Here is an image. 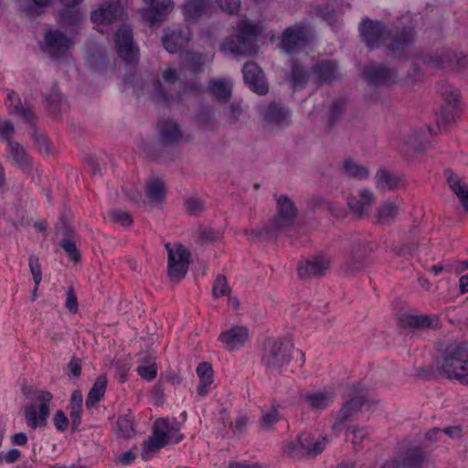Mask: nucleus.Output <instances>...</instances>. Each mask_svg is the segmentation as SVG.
<instances>
[{
  "label": "nucleus",
  "instance_id": "16",
  "mask_svg": "<svg viewBox=\"0 0 468 468\" xmlns=\"http://www.w3.org/2000/svg\"><path fill=\"white\" fill-rule=\"evenodd\" d=\"M173 426L169 425L167 420L165 419H159L154 424V431L153 435L144 443V451L148 452H154L167 444L165 437Z\"/></svg>",
  "mask_w": 468,
  "mask_h": 468
},
{
  "label": "nucleus",
  "instance_id": "35",
  "mask_svg": "<svg viewBox=\"0 0 468 468\" xmlns=\"http://www.w3.org/2000/svg\"><path fill=\"white\" fill-rule=\"evenodd\" d=\"M161 137L165 143L177 142L182 133L178 125L173 121H166L160 126Z\"/></svg>",
  "mask_w": 468,
  "mask_h": 468
},
{
  "label": "nucleus",
  "instance_id": "21",
  "mask_svg": "<svg viewBox=\"0 0 468 468\" xmlns=\"http://www.w3.org/2000/svg\"><path fill=\"white\" fill-rule=\"evenodd\" d=\"M400 201L399 199H388L381 203L376 209L375 217L380 224H387L393 221L400 208Z\"/></svg>",
  "mask_w": 468,
  "mask_h": 468
},
{
  "label": "nucleus",
  "instance_id": "46",
  "mask_svg": "<svg viewBox=\"0 0 468 468\" xmlns=\"http://www.w3.org/2000/svg\"><path fill=\"white\" fill-rule=\"evenodd\" d=\"M60 246L73 262L77 263L80 261V253L73 240L70 239H64L61 240Z\"/></svg>",
  "mask_w": 468,
  "mask_h": 468
},
{
  "label": "nucleus",
  "instance_id": "48",
  "mask_svg": "<svg viewBox=\"0 0 468 468\" xmlns=\"http://www.w3.org/2000/svg\"><path fill=\"white\" fill-rule=\"evenodd\" d=\"M28 263L36 285L35 289L37 290L42 279V271L38 261V258L35 255H31L28 259Z\"/></svg>",
  "mask_w": 468,
  "mask_h": 468
},
{
  "label": "nucleus",
  "instance_id": "38",
  "mask_svg": "<svg viewBox=\"0 0 468 468\" xmlns=\"http://www.w3.org/2000/svg\"><path fill=\"white\" fill-rule=\"evenodd\" d=\"M174 4L170 0H164L157 5L155 8H151L145 13V19L149 21L151 25L155 24L160 19V16L163 14L169 13L173 10Z\"/></svg>",
  "mask_w": 468,
  "mask_h": 468
},
{
  "label": "nucleus",
  "instance_id": "3",
  "mask_svg": "<svg viewBox=\"0 0 468 468\" xmlns=\"http://www.w3.org/2000/svg\"><path fill=\"white\" fill-rule=\"evenodd\" d=\"M25 395L32 403L24 407L23 414L27 424L35 430L37 427H45L48 417L50 413L49 404L53 399V395L47 390H35L33 392H25Z\"/></svg>",
  "mask_w": 468,
  "mask_h": 468
},
{
  "label": "nucleus",
  "instance_id": "1",
  "mask_svg": "<svg viewBox=\"0 0 468 468\" xmlns=\"http://www.w3.org/2000/svg\"><path fill=\"white\" fill-rule=\"evenodd\" d=\"M263 361L270 369L288 374L303 367L305 354L289 340H272L265 346Z\"/></svg>",
  "mask_w": 468,
  "mask_h": 468
},
{
  "label": "nucleus",
  "instance_id": "63",
  "mask_svg": "<svg viewBox=\"0 0 468 468\" xmlns=\"http://www.w3.org/2000/svg\"><path fill=\"white\" fill-rule=\"evenodd\" d=\"M305 79V74L299 67L292 68V80L293 84H299Z\"/></svg>",
  "mask_w": 468,
  "mask_h": 468
},
{
  "label": "nucleus",
  "instance_id": "6",
  "mask_svg": "<svg viewBox=\"0 0 468 468\" xmlns=\"http://www.w3.org/2000/svg\"><path fill=\"white\" fill-rule=\"evenodd\" d=\"M327 443L326 437L315 436L311 432L301 433L297 440L287 445L285 452L292 459L320 454Z\"/></svg>",
  "mask_w": 468,
  "mask_h": 468
},
{
  "label": "nucleus",
  "instance_id": "33",
  "mask_svg": "<svg viewBox=\"0 0 468 468\" xmlns=\"http://www.w3.org/2000/svg\"><path fill=\"white\" fill-rule=\"evenodd\" d=\"M361 406L362 400L358 398L352 399L347 401L339 410L337 415V421L333 425V429H335L338 425L346 421L361 408Z\"/></svg>",
  "mask_w": 468,
  "mask_h": 468
},
{
  "label": "nucleus",
  "instance_id": "62",
  "mask_svg": "<svg viewBox=\"0 0 468 468\" xmlns=\"http://www.w3.org/2000/svg\"><path fill=\"white\" fill-rule=\"evenodd\" d=\"M466 270H468V261H463L457 262L453 265H449L446 267L447 271H453L456 273H461Z\"/></svg>",
  "mask_w": 468,
  "mask_h": 468
},
{
  "label": "nucleus",
  "instance_id": "29",
  "mask_svg": "<svg viewBox=\"0 0 468 468\" xmlns=\"http://www.w3.org/2000/svg\"><path fill=\"white\" fill-rule=\"evenodd\" d=\"M208 89L212 96L218 101H228L231 94L232 83L229 80H213Z\"/></svg>",
  "mask_w": 468,
  "mask_h": 468
},
{
  "label": "nucleus",
  "instance_id": "17",
  "mask_svg": "<svg viewBox=\"0 0 468 468\" xmlns=\"http://www.w3.org/2000/svg\"><path fill=\"white\" fill-rule=\"evenodd\" d=\"M399 325L409 329H434L441 326L436 315H404L399 319Z\"/></svg>",
  "mask_w": 468,
  "mask_h": 468
},
{
  "label": "nucleus",
  "instance_id": "8",
  "mask_svg": "<svg viewBox=\"0 0 468 468\" xmlns=\"http://www.w3.org/2000/svg\"><path fill=\"white\" fill-rule=\"evenodd\" d=\"M375 203V194L367 188H363L347 197V207L356 218H367Z\"/></svg>",
  "mask_w": 468,
  "mask_h": 468
},
{
  "label": "nucleus",
  "instance_id": "15",
  "mask_svg": "<svg viewBox=\"0 0 468 468\" xmlns=\"http://www.w3.org/2000/svg\"><path fill=\"white\" fill-rule=\"evenodd\" d=\"M243 76L245 82L250 88L260 95L266 94L268 84L265 81L262 70L253 62L245 64L243 68Z\"/></svg>",
  "mask_w": 468,
  "mask_h": 468
},
{
  "label": "nucleus",
  "instance_id": "41",
  "mask_svg": "<svg viewBox=\"0 0 468 468\" xmlns=\"http://www.w3.org/2000/svg\"><path fill=\"white\" fill-rule=\"evenodd\" d=\"M116 432L123 438H130L134 433L133 420L130 416H121L117 420Z\"/></svg>",
  "mask_w": 468,
  "mask_h": 468
},
{
  "label": "nucleus",
  "instance_id": "57",
  "mask_svg": "<svg viewBox=\"0 0 468 468\" xmlns=\"http://www.w3.org/2000/svg\"><path fill=\"white\" fill-rule=\"evenodd\" d=\"M53 421H54L55 427L58 431H63L68 429L69 420L62 410H57L55 412L54 417H53Z\"/></svg>",
  "mask_w": 468,
  "mask_h": 468
},
{
  "label": "nucleus",
  "instance_id": "51",
  "mask_svg": "<svg viewBox=\"0 0 468 468\" xmlns=\"http://www.w3.org/2000/svg\"><path fill=\"white\" fill-rule=\"evenodd\" d=\"M138 374L144 379L153 380L157 375V367L155 363L146 366H140L137 368Z\"/></svg>",
  "mask_w": 468,
  "mask_h": 468
},
{
  "label": "nucleus",
  "instance_id": "19",
  "mask_svg": "<svg viewBox=\"0 0 468 468\" xmlns=\"http://www.w3.org/2000/svg\"><path fill=\"white\" fill-rule=\"evenodd\" d=\"M360 31L367 45L371 48L378 47L384 36L383 26L378 22L370 20L362 23Z\"/></svg>",
  "mask_w": 468,
  "mask_h": 468
},
{
  "label": "nucleus",
  "instance_id": "12",
  "mask_svg": "<svg viewBox=\"0 0 468 468\" xmlns=\"http://www.w3.org/2000/svg\"><path fill=\"white\" fill-rule=\"evenodd\" d=\"M308 40L307 30L304 27L295 26L287 28L282 37V48L287 53H292L303 47Z\"/></svg>",
  "mask_w": 468,
  "mask_h": 468
},
{
  "label": "nucleus",
  "instance_id": "25",
  "mask_svg": "<svg viewBox=\"0 0 468 468\" xmlns=\"http://www.w3.org/2000/svg\"><path fill=\"white\" fill-rule=\"evenodd\" d=\"M279 410L280 404L277 402H272L261 410L260 423L262 429L270 430L281 420L282 414Z\"/></svg>",
  "mask_w": 468,
  "mask_h": 468
},
{
  "label": "nucleus",
  "instance_id": "27",
  "mask_svg": "<svg viewBox=\"0 0 468 468\" xmlns=\"http://www.w3.org/2000/svg\"><path fill=\"white\" fill-rule=\"evenodd\" d=\"M107 383L105 375H101L96 378L86 398L87 408L94 407L103 398Z\"/></svg>",
  "mask_w": 468,
  "mask_h": 468
},
{
  "label": "nucleus",
  "instance_id": "5",
  "mask_svg": "<svg viewBox=\"0 0 468 468\" xmlns=\"http://www.w3.org/2000/svg\"><path fill=\"white\" fill-rule=\"evenodd\" d=\"M167 276L173 282H179L185 278L190 264V252L181 243H166Z\"/></svg>",
  "mask_w": 468,
  "mask_h": 468
},
{
  "label": "nucleus",
  "instance_id": "32",
  "mask_svg": "<svg viewBox=\"0 0 468 468\" xmlns=\"http://www.w3.org/2000/svg\"><path fill=\"white\" fill-rule=\"evenodd\" d=\"M82 395L80 390H75L71 394L69 404V415L72 420V428L75 430L81 420Z\"/></svg>",
  "mask_w": 468,
  "mask_h": 468
},
{
  "label": "nucleus",
  "instance_id": "20",
  "mask_svg": "<svg viewBox=\"0 0 468 468\" xmlns=\"http://www.w3.org/2000/svg\"><path fill=\"white\" fill-rule=\"evenodd\" d=\"M7 148L12 163L21 168L24 172L30 173L33 167L32 158L27 153L25 148L18 142L9 143Z\"/></svg>",
  "mask_w": 468,
  "mask_h": 468
},
{
  "label": "nucleus",
  "instance_id": "10",
  "mask_svg": "<svg viewBox=\"0 0 468 468\" xmlns=\"http://www.w3.org/2000/svg\"><path fill=\"white\" fill-rule=\"evenodd\" d=\"M115 46L119 56L127 63L138 60V49L133 45L132 30L129 27H122L115 34Z\"/></svg>",
  "mask_w": 468,
  "mask_h": 468
},
{
  "label": "nucleus",
  "instance_id": "39",
  "mask_svg": "<svg viewBox=\"0 0 468 468\" xmlns=\"http://www.w3.org/2000/svg\"><path fill=\"white\" fill-rule=\"evenodd\" d=\"M344 171L347 176L356 179H365L369 174L367 167L362 166L352 160H346L344 162Z\"/></svg>",
  "mask_w": 468,
  "mask_h": 468
},
{
  "label": "nucleus",
  "instance_id": "54",
  "mask_svg": "<svg viewBox=\"0 0 468 468\" xmlns=\"http://www.w3.org/2000/svg\"><path fill=\"white\" fill-rule=\"evenodd\" d=\"M110 217L112 220L120 223L122 226H130L133 222L132 217L127 212L121 210H114L111 212Z\"/></svg>",
  "mask_w": 468,
  "mask_h": 468
},
{
  "label": "nucleus",
  "instance_id": "49",
  "mask_svg": "<svg viewBox=\"0 0 468 468\" xmlns=\"http://www.w3.org/2000/svg\"><path fill=\"white\" fill-rule=\"evenodd\" d=\"M230 288L227 279L224 276H218L213 286V294L215 297H220L229 294Z\"/></svg>",
  "mask_w": 468,
  "mask_h": 468
},
{
  "label": "nucleus",
  "instance_id": "22",
  "mask_svg": "<svg viewBox=\"0 0 468 468\" xmlns=\"http://www.w3.org/2000/svg\"><path fill=\"white\" fill-rule=\"evenodd\" d=\"M335 399L331 390H319L309 392L304 396V401L314 410H324L327 408Z\"/></svg>",
  "mask_w": 468,
  "mask_h": 468
},
{
  "label": "nucleus",
  "instance_id": "11",
  "mask_svg": "<svg viewBox=\"0 0 468 468\" xmlns=\"http://www.w3.org/2000/svg\"><path fill=\"white\" fill-rule=\"evenodd\" d=\"M331 266V260L325 255L314 256L302 261L298 265V274L301 279H310L324 275Z\"/></svg>",
  "mask_w": 468,
  "mask_h": 468
},
{
  "label": "nucleus",
  "instance_id": "30",
  "mask_svg": "<svg viewBox=\"0 0 468 468\" xmlns=\"http://www.w3.org/2000/svg\"><path fill=\"white\" fill-rule=\"evenodd\" d=\"M366 77L374 85H389L395 82L394 75L388 69L380 67L367 69Z\"/></svg>",
  "mask_w": 468,
  "mask_h": 468
},
{
  "label": "nucleus",
  "instance_id": "13",
  "mask_svg": "<svg viewBox=\"0 0 468 468\" xmlns=\"http://www.w3.org/2000/svg\"><path fill=\"white\" fill-rule=\"evenodd\" d=\"M123 8L119 1L104 2L91 13L90 19L94 24L107 25L112 23L122 15Z\"/></svg>",
  "mask_w": 468,
  "mask_h": 468
},
{
  "label": "nucleus",
  "instance_id": "64",
  "mask_svg": "<svg viewBox=\"0 0 468 468\" xmlns=\"http://www.w3.org/2000/svg\"><path fill=\"white\" fill-rule=\"evenodd\" d=\"M163 79L167 83H173L177 80V74L173 69L167 68L163 72Z\"/></svg>",
  "mask_w": 468,
  "mask_h": 468
},
{
  "label": "nucleus",
  "instance_id": "36",
  "mask_svg": "<svg viewBox=\"0 0 468 468\" xmlns=\"http://www.w3.org/2000/svg\"><path fill=\"white\" fill-rule=\"evenodd\" d=\"M459 117V109L454 105L442 106L440 115L437 119V123L440 127L446 129L454 123Z\"/></svg>",
  "mask_w": 468,
  "mask_h": 468
},
{
  "label": "nucleus",
  "instance_id": "60",
  "mask_svg": "<svg viewBox=\"0 0 468 468\" xmlns=\"http://www.w3.org/2000/svg\"><path fill=\"white\" fill-rule=\"evenodd\" d=\"M241 113V107L239 104H232L229 108V113L227 115L228 121L230 123H235L239 120V116Z\"/></svg>",
  "mask_w": 468,
  "mask_h": 468
},
{
  "label": "nucleus",
  "instance_id": "2",
  "mask_svg": "<svg viewBox=\"0 0 468 468\" xmlns=\"http://www.w3.org/2000/svg\"><path fill=\"white\" fill-rule=\"evenodd\" d=\"M440 371L447 378L468 386V357L462 346L452 344L446 348Z\"/></svg>",
  "mask_w": 468,
  "mask_h": 468
},
{
  "label": "nucleus",
  "instance_id": "58",
  "mask_svg": "<svg viewBox=\"0 0 468 468\" xmlns=\"http://www.w3.org/2000/svg\"><path fill=\"white\" fill-rule=\"evenodd\" d=\"M219 7L227 13H234L240 7L239 0H217Z\"/></svg>",
  "mask_w": 468,
  "mask_h": 468
},
{
  "label": "nucleus",
  "instance_id": "31",
  "mask_svg": "<svg viewBox=\"0 0 468 468\" xmlns=\"http://www.w3.org/2000/svg\"><path fill=\"white\" fill-rule=\"evenodd\" d=\"M450 188L458 197L464 210L468 213V186L463 184L461 179L453 175L447 178Z\"/></svg>",
  "mask_w": 468,
  "mask_h": 468
},
{
  "label": "nucleus",
  "instance_id": "34",
  "mask_svg": "<svg viewBox=\"0 0 468 468\" xmlns=\"http://www.w3.org/2000/svg\"><path fill=\"white\" fill-rule=\"evenodd\" d=\"M377 186L383 191L391 190L399 186L400 180L395 175L380 170L377 174Z\"/></svg>",
  "mask_w": 468,
  "mask_h": 468
},
{
  "label": "nucleus",
  "instance_id": "37",
  "mask_svg": "<svg viewBox=\"0 0 468 468\" xmlns=\"http://www.w3.org/2000/svg\"><path fill=\"white\" fill-rule=\"evenodd\" d=\"M146 196L153 202H160L165 197L164 183L159 179H152L146 186Z\"/></svg>",
  "mask_w": 468,
  "mask_h": 468
},
{
  "label": "nucleus",
  "instance_id": "52",
  "mask_svg": "<svg viewBox=\"0 0 468 468\" xmlns=\"http://www.w3.org/2000/svg\"><path fill=\"white\" fill-rule=\"evenodd\" d=\"M184 59L187 67L194 73L197 72L203 65V62H201V56L199 54L187 53Z\"/></svg>",
  "mask_w": 468,
  "mask_h": 468
},
{
  "label": "nucleus",
  "instance_id": "53",
  "mask_svg": "<svg viewBox=\"0 0 468 468\" xmlns=\"http://www.w3.org/2000/svg\"><path fill=\"white\" fill-rule=\"evenodd\" d=\"M442 97L444 98L445 104L443 106L454 105L455 108H458L459 105V92L457 90L453 89H446L442 92Z\"/></svg>",
  "mask_w": 468,
  "mask_h": 468
},
{
  "label": "nucleus",
  "instance_id": "7",
  "mask_svg": "<svg viewBox=\"0 0 468 468\" xmlns=\"http://www.w3.org/2000/svg\"><path fill=\"white\" fill-rule=\"evenodd\" d=\"M296 208L292 200L285 196L277 198V215L270 222L268 231L276 234L282 231L294 221Z\"/></svg>",
  "mask_w": 468,
  "mask_h": 468
},
{
  "label": "nucleus",
  "instance_id": "47",
  "mask_svg": "<svg viewBox=\"0 0 468 468\" xmlns=\"http://www.w3.org/2000/svg\"><path fill=\"white\" fill-rule=\"evenodd\" d=\"M423 462V454L419 449H413L407 452L403 460V464L406 467H418Z\"/></svg>",
  "mask_w": 468,
  "mask_h": 468
},
{
  "label": "nucleus",
  "instance_id": "43",
  "mask_svg": "<svg viewBox=\"0 0 468 468\" xmlns=\"http://www.w3.org/2000/svg\"><path fill=\"white\" fill-rule=\"evenodd\" d=\"M336 67L332 61H325L317 66L316 73L321 82L332 80L335 75Z\"/></svg>",
  "mask_w": 468,
  "mask_h": 468
},
{
  "label": "nucleus",
  "instance_id": "26",
  "mask_svg": "<svg viewBox=\"0 0 468 468\" xmlns=\"http://www.w3.org/2000/svg\"><path fill=\"white\" fill-rule=\"evenodd\" d=\"M366 265V252L361 248L354 249L343 264V271L346 273H355L361 271Z\"/></svg>",
  "mask_w": 468,
  "mask_h": 468
},
{
  "label": "nucleus",
  "instance_id": "4",
  "mask_svg": "<svg viewBox=\"0 0 468 468\" xmlns=\"http://www.w3.org/2000/svg\"><path fill=\"white\" fill-rule=\"evenodd\" d=\"M261 31L262 28L260 25L242 20L237 27L236 41L223 43L220 49L232 54H250L254 52L252 38L260 35Z\"/></svg>",
  "mask_w": 468,
  "mask_h": 468
},
{
  "label": "nucleus",
  "instance_id": "40",
  "mask_svg": "<svg viewBox=\"0 0 468 468\" xmlns=\"http://www.w3.org/2000/svg\"><path fill=\"white\" fill-rule=\"evenodd\" d=\"M207 13V2L205 0L191 1L185 5V15L191 19H197Z\"/></svg>",
  "mask_w": 468,
  "mask_h": 468
},
{
  "label": "nucleus",
  "instance_id": "61",
  "mask_svg": "<svg viewBox=\"0 0 468 468\" xmlns=\"http://www.w3.org/2000/svg\"><path fill=\"white\" fill-rule=\"evenodd\" d=\"M165 439L167 440V443H177L183 440V435L178 432L176 428L173 427L170 432L167 433Z\"/></svg>",
  "mask_w": 468,
  "mask_h": 468
},
{
  "label": "nucleus",
  "instance_id": "18",
  "mask_svg": "<svg viewBox=\"0 0 468 468\" xmlns=\"http://www.w3.org/2000/svg\"><path fill=\"white\" fill-rule=\"evenodd\" d=\"M191 38L188 28H175L163 37L164 47L170 53L178 52Z\"/></svg>",
  "mask_w": 468,
  "mask_h": 468
},
{
  "label": "nucleus",
  "instance_id": "23",
  "mask_svg": "<svg viewBox=\"0 0 468 468\" xmlns=\"http://www.w3.org/2000/svg\"><path fill=\"white\" fill-rule=\"evenodd\" d=\"M5 105L10 113L21 117L24 121L30 122L34 120V113L31 109L22 105L18 95L15 91L8 92Z\"/></svg>",
  "mask_w": 468,
  "mask_h": 468
},
{
  "label": "nucleus",
  "instance_id": "56",
  "mask_svg": "<svg viewBox=\"0 0 468 468\" xmlns=\"http://www.w3.org/2000/svg\"><path fill=\"white\" fill-rule=\"evenodd\" d=\"M21 452L17 449H11L0 452V463H13L20 458Z\"/></svg>",
  "mask_w": 468,
  "mask_h": 468
},
{
  "label": "nucleus",
  "instance_id": "14",
  "mask_svg": "<svg viewBox=\"0 0 468 468\" xmlns=\"http://www.w3.org/2000/svg\"><path fill=\"white\" fill-rule=\"evenodd\" d=\"M44 38L48 51L54 57L64 54L74 46V40L58 29L47 31Z\"/></svg>",
  "mask_w": 468,
  "mask_h": 468
},
{
  "label": "nucleus",
  "instance_id": "50",
  "mask_svg": "<svg viewBox=\"0 0 468 468\" xmlns=\"http://www.w3.org/2000/svg\"><path fill=\"white\" fill-rule=\"evenodd\" d=\"M186 209L188 213L197 215L204 210L205 205L202 199L190 197L186 201Z\"/></svg>",
  "mask_w": 468,
  "mask_h": 468
},
{
  "label": "nucleus",
  "instance_id": "55",
  "mask_svg": "<svg viewBox=\"0 0 468 468\" xmlns=\"http://www.w3.org/2000/svg\"><path fill=\"white\" fill-rule=\"evenodd\" d=\"M353 438L351 441L355 449L361 448L364 440L367 439V431L364 428H356L352 431Z\"/></svg>",
  "mask_w": 468,
  "mask_h": 468
},
{
  "label": "nucleus",
  "instance_id": "44",
  "mask_svg": "<svg viewBox=\"0 0 468 468\" xmlns=\"http://www.w3.org/2000/svg\"><path fill=\"white\" fill-rule=\"evenodd\" d=\"M34 147L42 154L50 155L53 154V147L49 139L43 133L36 132L33 134Z\"/></svg>",
  "mask_w": 468,
  "mask_h": 468
},
{
  "label": "nucleus",
  "instance_id": "45",
  "mask_svg": "<svg viewBox=\"0 0 468 468\" xmlns=\"http://www.w3.org/2000/svg\"><path fill=\"white\" fill-rule=\"evenodd\" d=\"M15 133V126L14 123L5 118H0V140L6 143V145H9V143H15L16 141L12 140V136Z\"/></svg>",
  "mask_w": 468,
  "mask_h": 468
},
{
  "label": "nucleus",
  "instance_id": "59",
  "mask_svg": "<svg viewBox=\"0 0 468 468\" xmlns=\"http://www.w3.org/2000/svg\"><path fill=\"white\" fill-rule=\"evenodd\" d=\"M66 296V307L70 313L76 314L78 312V300L73 288L68 289Z\"/></svg>",
  "mask_w": 468,
  "mask_h": 468
},
{
  "label": "nucleus",
  "instance_id": "9",
  "mask_svg": "<svg viewBox=\"0 0 468 468\" xmlns=\"http://www.w3.org/2000/svg\"><path fill=\"white\" fill-rule=\"evenodd\" d=\"M249 339V328L241 324H233L223 330L218 335V341L228 351H234L241 348Z\"/></svg>",
  "mask_w": 468,
  "mask_h": 468
},
{
  "label": "nucleus",
  "instance_id": "28",
  "mask_svg": "<svg viewBox=\"0 0 468 468\" xmlns=\"http://www.w3.org/2000/svg\"><path fill=\"white\" fill-rule=\"evenodd\" d=\"M65 8L59 13L58 19L61 23L72 24L80 20V13L77 8L83 0H60Z\"/></svg>",
  "mask_w": 468,
  "mask_h": 468
},
{
  "label": "nucleus",
  "instance_id": "42",
  "mask_svg": "<svg viewBox=\"0 0 468 468\" xmlns=\"http://www.w3.org/2000/svg\"><path fill=\"white\" fill-rule=\"evenodd\" d=\"M288 113L285 110L279 107L278 105L271 103L265 112V121L271 123L282 122Z\"/></svg>",
  "mask_w": 468,
  "mask_h": 468
},
{
  "label": "nucleus",
  "instance_id": "24",
  "mask_svg": "<svg viewBox=\"0 0 468 468\" xmlns=\"http://www.w3.org/2000/svg\"><path fill=\"white\" fill-rule=\"evenodd\" d=\"M197 374L199 378L197 393L200 396H206L214 381V372L211 364L207 362L200 363L197 366Z\"/></svg>",
  "mask_w": 468,
  "mask_h": 468
}]
</instances>
